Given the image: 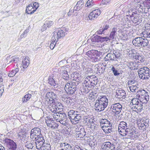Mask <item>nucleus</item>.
<instances>
[{"label":"nucleus","instance_id":"obj_52","mask_svg":"<svg viewBox=\"0 0 150 150\" xmlns=\"http://www.w3.org/2000/svg\"><path fill=\"white\" fill-rule=\"evenodd\" d=\"M144 7H145L146 8H146V9H147V10L146 11V12H145L144 11V12L146 13L148 9H150V0H146L144 2Z\"/></svg>","mask_w":150,"mask_h":150},{"label":"nucleus","instance_id":"obj_56","mask_svg":"<svg viewBox=\"0 0 150 150\" xmlns=\"http://www.w3.org/2000/svg\"><path fill=\"white\" fill-rule=\"evenodd\" d=\"M137 84V81L134 79L129 80L127 83L128 86Z\"/></svg>","mask_w":150,"mask_h":150},{"label":"nucleus","instance_id":"obj_30","mask_svg":"<svg viewBox=\"0 0 150 150\" xmlns=\"http://www.w3.org/2000/svg\"><path fill=\"white\" fill-rule=\"evenodd\" d=\"M126 96V94L124 90L121 89L117 91L116 95V97L117 98L119 99H124Z\"/></svg>","mask_w":150,"mask_h":150},{"label":"nucleus","instance_id":"obj_18","mask_svg":"<svg viewBox=\"0 0 150 150\" xmlns=\"http://www.w3.org/2000/svg\"><path fill=\"white\" fill-rule=\"evenodd\" d=\"M99 9H97L93 11L89 15L88 17L90 20H94L100 14Z\"/></svg>","mask_w":150,"mask_h":150},{"label":"nucleus","instance_id":"obj_50","mask_svg":"<svg viewBox=\"0 0 150 150\" xmlns=\"http://www.w3.org/2000/svg\"><path fill=\"white\" fill-rule=\"evenodd\" d=\"M19 71V69L18 68L15 69L10 71V73L8 74V76L11 77H13Z\"/></svg>","mask_w":150,"mask_h":150},{"label":"nucleus","instance_id":"obj_26","mask_svg":"<svg viewBox=\"0 0 150 150\" xmlns=\"http://www.w3.org/2000/svg\"><path fill=\"white\" fill-rule=\"evenodd\" d=\"M85 112V111L82 109H78L76 110H70L68 112V115L69 118L70 119L72 118H73L74 116L77 114H79L80 112Z\"/></svg>","mask_w":150,"mask_h":150},{"label":"nucleus","instance_id":"obj_5","mask_svg":"<svg viewBox=\"0 0 150 150\" xmlns=\"http://www.w3.org/2000/svg\"><path fill=\"white\" fill-rule=\"evenodd\" d=\"M100 122L102 129L106 133L108 134L112 132V124L108 120L102 119Z\"/></svg>","mask_w":150,"mask_h":150},{"label":"nucleus","instance_id":"obj_45","mask_svg":"<svg viewBox=\"0 0 150 150\" xmlns=\"http://www.w3.org/2000/svg\"><path fill=\"white\" fill-rule=\"evenodd\" d=\"M33 8L32 6V4H31L26 7V12L28 14H32L35 11H33Z\"/></svg>","mask_w":150,"mask_h":150},{"label":"nucleus","instance_id":"obj_21","mask_svg":"<svg viewBox=\"0 0 150 150\" xmlns=\"http://www.w3.org/2000/svg\"><path fill=\"white\" fill-rule=\"evenodd\" d=\"M102 150H115V146L109 142H105L101 145Z\"/></svg>","mask_w":150,"mask_h":150},{"label":"nucleus","instance_id":"obj_44","mask_svg":"<svg viewBox=\"0 0 150 150\" xmlns=\"http://www.w3.org/2000/svg\"><path fill=\"white\" fill-rule=\"evenodd\" d=\"M147 92L144 89H141L137 91L136 94L138 98H140L142 96H143V95L146 94Z\"/></svg>","mask_w":150,"mask_h":150},{"label":"nucleus","instance_id":"obj_61","mask_svg":"<svg viewBox=\"0 0 150 150\" xmlns=\"http://www.w3.org/2000/svg\"><path fill=\"white\" fill-rule=\"evenodd\" d=\"M71 150H84L82 148H81L79 146L76 145L75 146H71Z\"/></svg>","mask_w":150,"mask_h":150},{"label":"nucleus","instance_id":"obj_33","mask_svg":"<svg viewBox=\"0 0 150 150\" xmlns=\"http://www.w3.org/2000/svg\"><path fill=\"white\" fill-rule=\"evenodd\" d=\"M138 11H136L135 10L133 9L132 8H129L128 11L126 12L127 14L125 16V18H126L127 21H129V19L128 18V16H129V18H130L134 15V14L136 13Z\"/></svg>","mask_w":150,"mask_h":150},{"label":"nucleus","instance_id":"obj_38","mask_svg":"<svg viewBox=\"0 0 150 150\" xmlns=\"http://www.w3.org/2000/svg\"><path fill=\"white\" fill-rule=\"evenodd\" d=\"M135 106H132V109L133 110L137 112H140L143 109V105L142 104H139Z\"/></svg>","mask_w":150,"mask_h":150},{"label":"nucleus","instance_id":"obj_64","mask_svg":"<svg viewBox=\"0 0 150 150\" xmlns=\"http://www.w3.org/2000/svg\"><path fill=\"white\" fill-rule=\"evenodd\" d=\"M32 6L33 8V11H35L39 7L38 4L37 2L34 3L33 5Z\"/></svg>","mask_w":150,"mask_h":150},{"label":"nucleus","instance_id":"obj_31","mask_svg":"<svg viewBox=\"0 0 150 150\" xmlns=\"http://www.w3.org/2000/svg\"><path fill=\"white\" fill-rule=\"evenodd\" d=\"M60 148L59 150H71V145L66 142L60 143Z\"/></svg>","mask_w":150,"mask_h":150},{"label":"nucleus","instance_id":"obj_60","mask_svg":"<svg viewBox=\"0 0 150 150\" xmlns=\"http://www.w3.org/2000/svg\"><path fill=\"white\" fill-rule=\"evenodd\" d=\"M66 117L67 116L66 115V114L65 113H61L58 122L63 120H65L66 119Z\"/></svg>","mask_w":150,"mask_h":150},{"label":"nucleus","instance_id":"obj_12","mask_svg":"<svg viewBox=\"0 0 150 150\" xmlns=\"http://www.w3.org/2000/svg\"><path fill=\"white\" fill-rule=\"evenodd\" d=\"M45 122L47 126L49 128L53 129H58L59 125L56 123L53 118L47 116L45 118Z\"/></svg>","mask_w":150,"mask_h":150},{"label":"nucleus","instance_id":"obj_27","mask_svg":"<svg viewBox=\"0 0 150 150\" xmlns=\"http://www.w3.org/2000/svg\"><path fill=\"white\" fill-rule=\"evenodd\" d=\"M54 33V37H55V38L58 39L61 37H64L65 35V32L61 29H59L58 30H56Z\"/></svg>","mask_w":150,"mask_h":150},{"label":"nucleus","instance_id":"obj_25","mask_svg":"<svg viewBox=\"0 0 150 150\" xmlns=\"http://www.w3.org/2000/svg\"><path fill=\"white\" fill-rule=\"evenodd\" d=\"M71 77L73 79V81L77 82L80 81L82 78L81 74L77 71L72 73L71 74Z\"/></svg>","mask_w":150,"mask_h":150},{"label":"nucleus","instance_id":"obj_9","mask_svg":"<svg viewBox=\"0 0 150 150\" xmlns=\"http://www.w3.org/2000/svg\"><path fill=\"white\" fill-rule=\"evenodd\" d=\"M137 123L139 129L143 131L146 130V128L149 126V120L145 118L137 119Z\"/></svg>","mask_w":150,"mask_h":150},{"label":"nucleus","instance_id":"obj_37","mask_svg":"<svg viewBox=\"0 0 150 150\" xmlns=\"http://www.w3.org/2000/svg\"><path fill=\"white\" fill-rule=\"evenodd\" d=\"M54 23L53 21H46L44 25L42 27L41 30L44 31L47 28H49Z\"/></svg>","mask_w":150,"mask_h":150},{"label":"nucleus","instance_id":"obj_19","mask_svg":"<svg viewBox=\"0 0 150 150\" xmlns=\"http://www.w3.org/2000/svg\"><path fill=\"white\" fill-rule=\"evenodd\" d=\"M99 9H97L93 11L89 15L88 17L90 20H94L100 14Z\"/></svg>","mask_w":150,"mask_h":150},{"label":"nucleus","instance_id":"obj_32","mask_svg":"<svg viewBox=\"0 0 150 150\" xmlns=\"http://www.w3.org/2000/svg\"><path fill=\"white\" fill-rule=\"evenodd\" d=\"M83 69L85 75H88L89 73L93 72V70H94L93 68L92 69L90 64L84 66L83 67Z\"/></svg>","mask_w":150,"mask_h":150},{"label":"nucleus","instance_id":"obj_6","mask_svg":"<svg viewBox=\"0 0 150 150\" xmlns=\"http://www.w3.org/2000/svg\"><path fill=\"white\" fill-rule=\"evenodd\" d=\"M139 77L143 80H146L150 77V70L147 67L140 68L138 71Z\"/></svg>","mask_w":150,"mask_h":150},{"label":"nucleus","instance_id":"obj_8","mask_svg":"<svg viewBox=\"0 0 150 150\" xmlns=\"http://www.w3.org/2000/svg\"><path fill=\"white\" fill-rule=\"evenodd\" d=\"M127 123L124 121L120 122L118 126V130L120 134L123 136L127 135L129 132V129L127 128Z\"/></svg>","mask_w":150,"mask_h":150},{"label":"nucleus","instance_id":"obj_3","mask_svg":"<svg viewBox=\"0 0 150 150\" xmlns=\"http://www.w3.org/2000/svg\"><path fill=\"white\" fill-rule=\"evenodd\" d=\"M30 138L33 140L35 141V144H38L40 141V144L42 142L44 137L41 134V130L38 127H35L32 129L30 133Z\"/></svg>","mask_w":150,"mask_h":150},{"label":"nucleus","instance_id":"obj_17","mask_svg":"<svg viewBox=\"0 0 150 150\" xmlns=\"http://www.w3.org/2000/svg\"><path fill=\"white\" fill-rule=\"evenodd\" d=\"M139 12L138 11L136 13L134 14V15L132 17L130 20L132 22L136 25H139L142 22V20L141 18H140Z\"/></svg>","mask_w":150,"mask_h":150},{"label":"nucleus","instance_id":"obj_47","mask_svg":"<svg viewBox=\"0 0 150 150\" xmlns=\"http://www.w3.org/2000/svg\"><path fill=\"white\" fill-rule=\"evenodd\" d=\"M101 37L96 35L91 38V40L93 42H101Z\"/></svg>","mask_w":150,"mask_h":150},{"label":"nucleus","instance_id":"obj_14","mask_svg":"<svg viewBox=\"0 0 150 150\" xmlns=\"http://www.w3.org/2000/svg\"><path fill=\"white\" fill-rule=\"evenodd\" d=\"M122 108V105L119 103L112 104L110 107L112 111L116 114H118L121 112Z\"/></svg>","mask_w":150,"mask_h":150},{"label":"nucleus","instance_id":"obj_35","mask_svg":"<svg viewBox=\"0 0 150 150\" xmlns=\"http://www.w3.org/2000/svg\"><path fill=\"white\" fill-rule=\"evenodd\" d=\"M141 37H137L133 39L132 41V44L135 47H140Z\"/></svg>","mask_w":150,"mask_h":150},{"label":"nucleus","instance_id":"obj_36","mask_svg":"<svg viewBox=\"0 0 150 150\" xmlns=\"http://www.w3.org/2000/svg\"><path fill=\"white\" fill-rule=\"evenodd\" d=\"M149 28H145V29L144 31L141 34L142 36V34L143 35V36L144 38H150V24H149Z\"/></svg>","mask_w":150,"mask_h":150},{"label":"nucleus","instance_id":"obj_24","mask_svg":"<svg viewBox=\"0 0 150 150\" xmlns=\"http://www.w3.org/2000/svg\"><path fill=\"white\" fill-rule=\"evenodd\" d=\"M30 59L28 57H25L22 61V68L21 70V73L24 72L25 69L28 67L30 63Z\"/></svg>","mask_w":150,"mask_h":150},{"label":"nucleus","instance_id":"obj_55","mask_svg":"<svg viewBox=\"0 0 150 150\" xmlns=\"http://www.w3.org/2000/svg\"><path fill=\"white\" fill-rule=\"evenodd\" d=\"M25 146L27 149H32L33 147V143H31L29 142H27L25 143Z\"/></svg>","mask_w":150,"mask_h":150},{"label":"nucleus","instance_id":"obj_58","mask_svg":"<svg viewBox=\"0 0 150 150\" xmlns=\"http://www.w3.org/2000/svg\"><path fill=\"white\" fill-rule=\"evenodd\" d=\"M61 99L64 103H70V99L69 97H65L62 96L61 97Z\"/></svg>","mask_w":150,"mask_h":150},{"label":"nucleus","instance_id":"obj_15","mask_svg":"<svg viewBox=\"0 0 150 150\" xmlns=\"http://www.w3.org/2000/svg\"><path fill=\"white\" fill-rule=\"evenodd\" d=\"M105 69V67L103 64H99L96 65L94 67L93 69L94 72H96L98 74L100 75L103 73Z\"/></svg>","mask_w":150,"mask_h":150},{"label":"nucleus","instance_id":"obj_54","mask_svg":"<svg viewBox=\"0 0 150 150\" xmlns=\"http://www.w3.org/2000/svg\"><path fill=\"white\" fill-rule=\"evenodd\" d=\"M61 113L58 111L56 113H54L52 114V116L54 118L57 122H58V121H59Z\"/></svg>","mask_w":150,"mask_h":150},{"label":"nucleus","instance_id":"obj_28","mask_svg":"<svg viewBox=\"0 0 150 150\" xmlns=\"http://www.w3.org/2000/svg\"><path fill=\"white\" fill-rule=\"evenodd\" d=\"M55 80V78H54L53 76H49L47 81V83L55 88L57 86L58 84Z\"/></svg>","mask_w":150,"mask_h":150},{"label":"nucleus","instance_id":"obj_29","mask_svg":"<svg viewBox=\"0 0 150 150\" xmlns=\"http://www.w3.org/2000/svg\"><path fill=\"white\" fill-rule=\"evenodd\" d=\"M127 66L129 69L131 70H137L140 67L139 65L135 62H130L128 64Z\"/></svg>","mask_w":150,"mask_h":150},{"label":"nucleus","instance_id":"obj_43","mask_svg":"<svg viewBox=\"0 0 150 150\" xmlns=\"http://www.w3.org/2000/svg\"><path fill=\"white\" fill-rule=\"evenodd\" d=\"M134 58L136 60H138V62L140 61L141 62H142L145 60V58L144 57L143 55H140L139 54H137L134 57Z\"/></svg>","mask_w":150,"mask_h":150},{"label":"nucleus","instance_id":"obj_34","mask_svg":"<svg viewBox=\"0 0 150 150\" xmlns=\"http://www.w3.org/2000/svg\"><path fill=\"white\" fill-rule=\"evenodd\" d=\"M54 104H55V106H52L49 108V110L51 112L53 113H56L58 112V110L57 109V107L58 109H59V108H60V107L59 108L58 107V106H60V105H61V106L62 107L61 105L62 104L60 103H56Z\"/></svg>","mask_w":150,"mask_h":150},{"label":"nucleus","instance_id":"obj_4","mask_svg":"<svg viewBox=\"0 0 150 150\" xmlns=\"http://www.w3.org/2000/svg\"><path fill=\"white\" fill-rule=\"evenodd\" d=\"M80 84V83L74 81H71L70 83L67 82L65 85L64 89L68 94L72 95L79 88Z\"/></svg>","mask_w":150,"mask_h":150},{"label":"nucleus","instance_id":"obj_57","mask_svg":"<svg viewBox=\"0 0 150 150\" xmlns=\"http://www.w3.org/2000/svg\"><path fill=\"white\" fill-rule=\"evenodd\" d=\"M94 2L93 0H88L86 2V6L88 7H91L94 5Z\"/></svg>","mask_w":150,"mask_h":150},{"label":"nucleus","instance_id":"obj_23","mask_svg":"<svg viewBox=\"0 0 150 150\" xmlns=\"http://www.w3.org/2000/svg\"><path fill=\"white\" fill-rule=\"evenodd\" d=\"M135 129L133 128V129H131L129 130V132L127 134L129 138H131V139H137L138 137L139 134L138 132Z\"/></svg>","mask_w":150,"mask_h":150},{"label":"nucleus","instance_id":"obj_22","mask_svg":"<svg viewBox=\"0 0 150 150\" xmlns=\"http://www.w3.org/2000/svg\"><path fill=\"white\" fill-rule=\"evenodd\" d=\"M76 135L78 137L80 138L85 137L86 136V132L84 128L82 127H80L78 129H76Z\"/></svg>","mask_w":150,"mask_h":150},{"label":"nucleus","instance_id":"obj_20","mask_svg":"<svg viewBox=\"0 0 150 150\" xmlns=\"http://www.w3.org/2000/svg\"><path fill=\"white\" fill-rule=\"evenodd\" d=\"M46 99L49 101H51L52 103L55 104L54 100L56 98L57 95L54 92L51 91L47 92L46 94Z\"/></svg>","mask_w":150,"mask_h":150},{"label":"nucleus","instance_id":"obj_40","mask_svg":"<svg viewBox=\"0 0 150 150\" xmlns=\"http://www.w3.org/2000/svg\"><path fill=\"white\" fill-rule=\"evenodd\" d=\"M141 42L139 47H145L148 45L149 41L147 39L143 38L141 37Z\"/></svg>","mask_w":150,"mask_h":150},{"label":"nucleus","instance_id":"obj_49","mask_svg":"<svg viewBox=\"0 0 150 150\" xmlns=\"http://www.w3.org/2000/svg\"><path fill=\"white\" fill-rule=\"evenodd\" d=\"M62 78L65 80H68L69 79V75L66 70H64L62 71Z\"/></svg>","mask_w":150,"mask_h":150},{"label":"nucleus","instance_id":"obj_46","mask_svg":"<svg viewBox=\"0 0 150 150\" xmlns=\"http://www.w3.org/2000/svg\"><path fill=\"white\" fill-rule=\"evenodd\" d=\"M135 146L138 150H144L146 149V146L144 144L139 143L136 144Z\"/></svg>","mask_w":150,"mask_h":150},{"label":"nucleus","instance_id":"obj_59","mask_svg":"<svg viewBox=\"0 0 150 150\" xmlns=\"http://www.w3.org/2000/svg\"><path fill=\"white\" fill-rule=\"evenodd\" d=\"M29 31V29L28 28L26 29L23 32V33L20 36L21 39H22L23 38L25 37L27 35V34Z\"/></svg>","mask_w":150,"mask_h":150},{"label":"nucleus","instance_id":"obj_48","mask_svg":"<svg viewBox=\"0 0 150 150\" xmlns=\"http://www.w3.org/2000/svg\"><path fill=\"white\" fill-rule=\"evenodd\" d=\"M32 91H29L30 93H28L25 95L22 98V101L24 102H26L27 101L29 100L31 97V93Z\"/></svg>","mask_w":150,"mask_h":150},{"label":"nucleus","instance_id":"obj_62","mask_svg":"<svg viewBox=\"0 0 150 150\" xmlns=\"http://www.w3.org/2000/svg\"><path fill=\"white\" fill-rule=\"evenodd\" d=\"M121 39L123 40H127L128 38V36L127 34L123 33L121 35Z\"/></svg>","mask_w":150,"mask_h":150},{"label":"nucleus","instance_id":"obj_53","mask_svg":"<svg viewBox=\"0 0 150 150\" xmlns=\"http://www.w3.org/2000/svg\"><path fill=\"white\" fill-rule=\"evenodd\" d=\"M111 70L114 76H117L120 75V73L119 71V70L116 69L113 66L112 67Z\"/></svg>","mask_w":150,"mask_h":150},{"label":"nucleus","instance_id":"obj_16","mask_svg":"<svg viewBox=\"0 0 150 150\" xmlns=\"http://www.w3.org/2000/svg\"><path fill=\"white\" fill-rule=\"evenodd\" d=\"M85 113V112H80L79 114H77V115L74 116L73 118L70 119L71 123L74 125H76L79 123L83 115Z\"/></svg>","mask_w":150,"mask_h":150},{"label":"nucleus","instance_id":"obj_42","mask_svg":"<svg viewBox=\"0 0 150 150\" xmlns=\"http://www.w3.org/2000/svg\"><path fill=\"white\" fill-rule=\"evenodd\" d=\"M149 96L148 95V92H147L146 94L143 95V96L141 97L140 98L141 100L142 103L145 104L147 103L148 101L149 100Z\"/></svg>","mask_w":150,"mask_h":150},{"label":"nucleus","instance_id":"obj_39","mask_svg":"<svg viewBox=\"0 0 150 150\" xmlns=\"http://www.w3.org/2000/svg\"><path fill=\"white\" fill-rule=\"evenodd\" d=\"M143 103L141 99H140V100H139V99L137 98H134L132 100L130 104L132 106H134L138 105V104L139 105V104H142Z\"/></svg>","mask_w":150,"mask_h":150},{"label":"nucleus","instance_id":"obj_7","mask_svg":"<svg viewBox=\"0 0 150 150\" xmlns=\"http://www.w3.org/2000/svg\"><path fill=\"white\" fill-rule=\"evenodd\" d=\"M101 54V52L94 50H91L86 52V55L94 62H98L100 60V55Z\"/></svg>","mask_w":150,"mask_h":150},{"label":"nucleus","instance_id":"obj_63","mask_svg":"<svg viewBox=\"0 0 150 150\" xmlns=\"http://www.w3.org/2000/svg\"><path fill=\"white\" fill-rule=\"evenodd\" d=\"M68 120L67 119H66L65 120H61L59 122L60 124H62L64 126H67L68 125Z\"/></svg>","mask_w":150,"mask_h":150},{"label":"nucleus","instance_id":"obj_11","mask_svg":"<svg viewBox=\"0 0 150 150\" xmlns=\"http://www.w3.org/2000/svg\"><path fill=\"white\" fill-rule=\"evenodd\" d=\"M120 54L116 51H114L113 53L107 54L104 58V60L105 61H115L117 59H118L120 57Z\"/></svg>","mask_w":150,"mask_h":150},{"label":"nucleus","instance_id":"obj_1","mask_svg":"<svg viewBox=\"0 0 150 150\" xmlns=\"http://www.w3.org/2000/svg\"><path fill=\"white\" fill-rule=\"evenodd\" d=\"M98 82V80L97 77L94 75H89L85 78L84 82L85 86L87 88V90L84 89L83 86L80 88V90L82 93H87L91 90L92 87H94Z\"/></svg>","mask_w":150,"mask_h":150},{"label":"nucleus","instance_id":"obj_2","mask_svg":"<svg viewBox=\"0 0 150 150\" xmlns=\"http://www.w3.org/2000/svg\"><path fill=\"white\" fill-rule=\"evenodd\" d=\"M108 103V100L105 96H100L96 100L95 104V109L97 112L104 110L107 107Z\"/></svg>","mask_w":150,"mask_h":150},{"label":"nucleus","instance_id":"obj_51","mask_svg":"<svg viewBox=\"0 0 150 150\" xmlns=\"http://www.w3.org/2000/svg\"><path fill=\"white\" fill-rule=\"evenodd\" d=\"M136 85H135L129 86V87L131 92H137V91H138L139 88Z\"/></svg>","mask_w":150,"mask_h":150},{"label":"nucleus","instance_id":"obj_41","mask_svg":"<svg viewBox=\"0 0 150 150\" xmlns=\"http://www.w3.org/2000/svg\"><path fill=\"white\" fill-rule=\"evenodd\" d=\"M118 30L117 27H114L112 29L109 35L111 40H113L115 35H117V31Z\"/></svg>","mask_w":150,"mask_h":150},{"label":"nucleus","instance_id":"obj_13","mask_svg":"<svg viewBox=\"0 0 150 150\" xmlns=\"http://www.w3.org/2000/svg\"><path fill=\"white\" fill-rule=\"evenodd\" d=\"M43 142H41V144L40 143L41 141L38 142V144H36V148L38 149H40L41 148H43V150H50L51 146L50 144L45 143V140L44 138L43 139Z\"/></svg>","mask_w":150,"mask_h":150},{"label":"nucleus","instance_id":"obj_10","mask_svg":"<svg viewBox=\"0 0 150 150\" xmlns=\"http://www.w3.org/2000/svg\"><path fill=\"white\" fill-rule=\"evenodd\" d=\"M3 142L7 147L11 150H16L17 148L16 143L11 139L5 138Z\"/></svg>","mask_w":150,"mask_h":150}]
</instances>
